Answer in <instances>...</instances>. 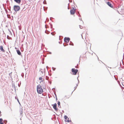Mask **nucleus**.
<instances>
[{"label":"nucleus","mask_w":124,"mask_h":124,"mask_svg":"<svg viewBox=\"0 0 124 124\" xmlns=\"http://www.w3.org/2000/svg\"><path fill=\"white\" fill-rule=\"evenodd\" d=\"M37 93L39 94H41L43 92V90L40 84L37 86Z\"/></svg>","instance_id":"obj_1"},{"label":"nucleus","mask_w":124,"mask_h":124,"mask_svg":"<svg viewBox=\"0 0 124 124\" xmlns=\"http://www.w3.org/2000/svg\"><path fill=\"white\" fill-rule=\"evenodd\" d=\"M14 9L15 11L17 12L20 9V8L18 6L15 5L14 6Z\"/></svg>","instance_id":"obj_2"},{"label":"nucleus","mask_w":124,"mask_h":124,"mask_svg":"<svg viewBox=\"0 0 124 124\" xmlns=\"http://www.w3.org/2000/svg\"><path fill=\"white\" fill-rule=\"evenodd\" d=\"M72 72H73V74L74 75H76L77 73L78 70L77 69H75L73 68L72 69Z\"/></svg>","instance_id":"obj_3"},{"label":"nucleus","mask_w":124,"mask_h":124,"mask_svg":"<svg viewBox=\"0 0 124 124\" xmlns=\"http://www.w3.org/2000/svg\"><path fill=\"white\" fill-rule=\"evenodd\" d=\"M70 40V39L69 38L65 37L64 39V40L65 42L68 43Z\"/></svg>","instance_id":"obj_4"},{"label":"nucleus","mask_w":124,"mask_h":124,"mask_svg":"<svg viewBox=\"0 0 124 124\" xmlns=\"http://www.w3.org/2000/svg\"><path fill=\"white\" fill-rule=\"evenodd\" d=\"M75 9L74 8H73L72 9L70 10V14L72 15H73L75 13Z\"/></svg>","instance_id":"obj_5"},{"label":"nucleus","mask_w":124,"mask_h":124,"mask_svg":"<svg viewBox=\"0 0 124 124\" xmlns=\"http://www.w3.org/2000/svg\"><path fill=\"white\" fill-rule=\"evenodd\" d=\"M53 107L55 110H57L58 109L57 108V104L56 103H55L53 105Z\"/></svg>","instance_id":"obj_6"},{"label":"nucleus","mask_w":124,"mask_h":124,"mask_svg":"<svg viewBox=\"0 0 124 124\" xmlns=\"http://www.w3.org/2000/svg\"><path fill=\"white\" fill-rule=\"evenodd\" d=\"M77 81H78V83L76 84V86L74 87V90L71 93V94H72L73 92L77 88V87L78 86V84H79V80H78V78H77Z\"/></svg>","instance_id":"obj_7"},{"label":"nucleus","mask_w":124,"mask_h":124,"mask_svg":"<svg viewBox=\"0 0 124 124\" xmlns=\"http://www.w3.org/2000/svg\"><path fill=\"white\" fill-rule=\"evenodd\" d=\"M14 1L16 2V3H17V4H20L21 1V0H14Z\"/></svg>","instance_id":"obj_8"},{"label":"nucleus","mask_w":124,"mask_h":124,"mask_svg":"<svg viewBox=\"0 0 124 124\" xmlns=\"http://www.w3.org/2000/svg\"><path fill=\"white\" fill-rule=\"evenodd\" d=\"M106 3L109 7H112V6L110 2H107Z\"/></svg>","instance_id":"obj_9"},{"label":"nucleus","mask_w":124,"mask_h":124,"mask_svg":"<svg viewBox=\"0 0 124 124\" xmlns=\"http://www.w3.org/2000/svg\"><path fill=\"white\" fill-rule=\"evenodd\" d=\"M16 52L18 55H21V53L19 50L17 49L16 50Z\"/></svg>","instance_id":"obj_10"},{"label":"nucleus","mask_w":124,"mask_h":124,"mask_svg":"<svg viewBox=\"0 0 124 124\" xmlns=\"http://www.w3.org/2000/svg\"><path fill=\"white\" fill-rule=\"evenodd\" d=\"M0 49L3 52H5V50L3 49V47L2 46H0Z\"/></svg>","instance_id":"obj_11"},{"label":"nucleus","mask_w":124,"mask_h":124,"mask_svg":"<svg viewBox=\"0 0 124 124\" xmlns=\"http://www.w3.org/2000/svg\"><path fill=\"white\" fill-rule=\"evenodd\" d=\"M3 120L2 118H0V124H4L2 122Z\"/></svg>","instance_id":"obj_12"},{"label":"nucleus","mask_w":124,"mask_h":124,"mask_svg":"<svg viewBox=\"0 0 124 124\" xmlns=\"http://www.w3.org/2000/svg\"><path fill=\"white\" fill-rule=\"evenodd\" d=\"M115 78V79H116V80L117 81L118 83L120 85H121L120 84V82L119 80H118V78Z\"/></svg>","instance_id":"obj_13"},{"label":"nucleus","mask_w":124,"mask_h":124,"mask_svg":"<svg viewBox=\"0 0 124 124\" xmlns=\"http://www.w3.org/2000/svg\"><path fill=\"white\" fill-rule=\"evenodd\" d=\"M64 118L65 119V121H66V120L67 119V118H68V119H69V118H68V116L66 115H65L64 116Z\"/></svg>","instance_id":"obj_14"},{"label":"nucleus","mask_w":124,"mask_h":124,"mask_svg":"<svg viewBox=\"0 0 124 124\" xmlns=\"http://www.w3.org/2000/svg\"><path fill=\"white\" fill-rule=\"evenodd\" d=\"M57 104H58V107H61V106L60 105V102L59 101H58V102Z\"/></svg>","instance_id":"obj_15"},{"label":"nucleus","mask_w":124,"mask_h":124,"mask_svg":"<svg viewBox=\"0 0 124 124\" xmlns=\"http://www.w3.org/2000/svg\"><path fill=\"white\" fill-rule=\"evenodd\" d=\"M69 45H73V43L71 41L70 42Z\"/></svg>","instance_id":"obj_16"},{"label":"nucleus","mask_w":124,"mask_h":124,"mask_svg":"<svg viewBox=\"0 0 124 124\" xmlns=\"http://www.w3.org/2000/svg\"><path fill=\"white\" fill-rule=\"evenodd\" d=\"M42 78H39V80H41V81L40 82V83H41V82H43V80H42Z\"/></svg>","instance_id":"obj_17"},{"label":"nucleus","mask_w":124,"mask_h":124,"mask_svg":"<svg viewBox=\"0 0 124 124\" xmlns=\"http://www.w3.org/2000/svg\"><path fill=\"white\" fill-rule=\"evenodd\" d=\"M67 122H71V120H69V119L67 120Z\"/></svg>","instance_id":"obj_18"},{"label":"nucleus","mask_w":124,"mask_h":124,"mask_svg":"<svg viewBox=\"0 0 124 124\" xmlns=\"http://www.w3.org/2000/svg\"><path fill=\"white\" fill-rule=\"evenodd\" d=\"M22 113H23V111H22V110L21 111H20V115H22Z\"/></svg>","instance_id":"obj_19"},{"label":"nucleus","mask_w":124,"mask_h":124,"mask_svg":"<svg viewBox=\"0 0 124 124\" xmlns=\"http://www.w3.org/2000/svg\"><path fill=\"white\" fill-rule=\"evenodd\" d=\"M12 85H13V86H14V89L16 91V87H15V85H14V84L13 85V84Z\"/></svg>","instance_id":"obj_20"},{"label":"nucleus","mask_w":124,"mask_h":124,"mask_svg":"<svg viewBox=\"0 0 124 124\" xmlns=\"http://www.w3.org/2000/svg\"><path fill=\"white\" fill-rule=\"evenodd\" d=\"M43 3L44 4H46V1L45 0H44V1Z\"/></svg>","instance_id":"obj_21"},{"label":"nucleus","mask_w":124,"mask_h":124,"mask_svg":"<svg viewBox=\"0 0 124 124\" xmlns=\"http://www.w3.org/2000/svg\"><path fill=\"white\" fill-rule=\"evenodd\" d=\"M10 38V37L8 35L7 36V38L8 39H10L9 38Z\"/></svg>","instance_id":"obj_22"},{"label":"nucleus","mask_w":124,"mask_h":124,"mask_svg":"<svg viewBox=\"0 0 124 124\" xmlns=\"http://www.w3.org/2000/svg\"><path fill=\"white\" fill-rule=\"evenodd\" d=\"M12 72H11V73H10L9 74V75L10 76V77H11L12 76H11V74H12Z\"/></svg>","instance_id":"obj_23"},{"label":"nucleus","mask_w":124,"mask_h":124,"mask_svg":"<svg viewBox=\"0 0 124 124\" xmlns=\"http://www.w3.org/2000/svg\"><path fill=\"white\" fill-rule=\"evenodd\" d=\"M51 25V28H52V24H50Z\"/></svg>","instance_id":"obj_24"},{"label":"nucleus","mask_w":124,"mask_h":124,"mask_svg":"<svg viewBox=\"0 0 124 124\" xmlns=\"http://www.w3.org/2000/svg\"><path fill=\"white\" fill-rule=\"evenodd\" d=\"M40 71L41 73L42 74H43V72L42 71H41V70H40Z\"/></svg>","instance_id":"obj_25"},{"label":"nucleus","mask_w":124,"mask_h":124,"mask_svg":"<svg viewBox=\"0 0 124 124\" xmlns=\"http://www.w3.org/2000/svg\"><path fill=\"white\" fill-rule=\"evenodd\" d=\"M52 69H53V70H55V68L52 67Z\"/></svg>","instance_id":"obj_26"},{"label":"nucleus","mask_w":124,"mask_h":124,"mask_svg":"<svg viewBox=\"0 0 124 124\" xmlns=\"http://www.w3.org/2000/svg\"><path fill=\"white\" fill-rule=\"evenodd\" d=\"M79 26H80V29H82V28H81V27H82V26H81L80 25H79Z\"/></svg>","instance_id":"obj_27"},{"label":"nucleus","mask_w":124,"mask_h":124,"mask_svg":"<svg viewBox=\"0 0 124 124\" xmlns=\"http://www.w3.org/2000/svg\"><path fill=\"white\" fill-rule=\"evenodd\" d=\"M79 26H80V29H82V28H81V27H82V26H81L80 25H79Z\"/></svg>","instance_id":"obj_28"},{"label":"nucleus","mask_w":124,"mask_h":124,"mask_svg":"<svg viewBox=\"0 0 124 124\" xmlns=\"http://www.w3.org/2000/svg\"><path fill=\"white\" fill-rule=\"evenodd\" d=\"M54 93V95H55V97H57L56 95V94L55 93Z\"/></svg>","instance_id":"obj_29"},{"label":"nucleus","mask_w":124,"mask_h":124,"mask_svg":"<svg viewBox=\"0 0 124 124\" xmlns=\"http://www.w3.org/2000/svg\"><path fill=\"white\" fill-rule=\"evenodd\" d=\"M54 93V95H55V97H57L56 95V94L55 93Z\"/></svg>","instance_id":"obj_30"},{"label":"nucleus","mask_w":124,"mask_h":124,"mask_svg":"<svg viewBox=\"0 0 124 124\" xmlns=\"http://www.w3.org/2000/svg\"><path fill=\"white\" fill-rule=\"evenodd\" d=\"M17 100L18 101V102L19 103V104H20V102H19V100H18V99H17Z\"/></svg>","instance_id":"obj_31"},{"label":"nucleus","mask_w":124,"mask_h":124,"mask_svg":"<svg viewBox=\"0 0 124 124\" xmlns=\"http://www.w3.org/2000/svg\"><path fill=\"white\" fill-rule=\"evenodd\" d=\"M51 34L53 35H54V34H53V32H52L51 33Z\"/></svg>","instance_id":"obj_32"},{"label":"nucleus","mask_w":124,"mask_h":124,"mask_svg":"<svg viewBox=\"0 0 124 124\" xmlns=\"http://www.w3.org/2000/svg\"><path fill=\"white\" fill-rule=\"evenodd\" d=\"M42 95H43V96H45V95H44V93H42Z\"/></svg>","instance_id":"obj_33"},{"label":"nucleus","mask_w":124,"mask_h":124,"mask_svg":"<svg viewBox=\"0 0 124 124\" xmlns=\"http://www.w3.org/2000/svg\"><path fill=\"white\" fill-rule=\"evenodd\" d=\"M48 78H46V80H48Z\"/></svg>","instance_id":"obj_34"},{"label":"nucleus","mask_w":124,"mask_h":124,"mask_svg":"<svg viewBox=\"0 0 124 124\" xmlns=\"http://www.w3.org/2000/svg\"><path fill=\"white\" fill-rule=\"evenodd\" d=\"M49 83L51 84V82H50L49 81Z\"/></svg>","instance_id":"obj_35"},{"label":"nucleus","mask_w":124,"mask_h":124,"mask_svg":"<svg viewBox=\"0 0 124 124\" xmlns=\"http://www.w3.org/2000/svg\"><path fill=\"white\" fill-rule=\"evenodd\" d=\"M56 101H57V97H56Z\"/></svg>","instance_id":"obj_36"},{"label":"nucleus","mask_w":124,"mask_h":124,"mask_svg":"<svg viewBox=\"0 0 124 124\" xmlns=\"http://www.w3.org/2000/svg\"><path fill=\"white\" fill-rule=\"evenodd\" d=\"M69 0V1L70 2H71V1L70 0Z\"/></svg>","instance_id":"obj_37"},{"label":"nucleus","mask_w":124,"mask_h":124,"mask_svg":"<svg viewBox=\"0 0 124 124\" xmlns=\"http://www.w3.org/2000/svg\"><path fill=\"white\" fill-rule=\"evenodd\" d=\"M66 96L65 95V96L64 98V99H65V97Z\"/></svg>","instance_id":"obj_38"},{"label":"nucleus","mask_w":124,"mask_h":124,"mask_svg":"<svg viewBox=\"0 0 124 124\" xmlns=\"http://www.w3.org/2000/svg\"><path fill=\"white\" fill-rule=\"evenodd\" d=\"M55 89V88H52V90H53V89Z\"/></svg>","instance_id":"obj_39"},{"label":"nucleus","mask_w":124,"mask_h":124,"mask_svg":"<svg viewBox=\"0 0 124 124\" xmlns=\"http://www.w3.org/2000/svg\"><path fill=\"white\" fill-rule=\"evenodd\" d=\"M75 67L76 68H78V67H77L76 66Z\"/></svg>","instance_id":"obj_40"},{"label":"nucleus","mask_w":124,"mask_h":124,"mask_svg":"<svg viewBox=\"0 0 124 124\" xmlns=\"http://www.w3.org/2000/svg\"><path fill=\"white\" fill-rule=\"evenodd\" d=\"M5 121H6V123H7V120H5Z\"/></svg>","instance_id":"obj_41"},{"label":"nucleus","mask_w":124,"mask_h":124,"mask_svg":"<svg viewBox=\"0 0 124 124\" xmlns=\"http://www.w3.org/2000/svg\"><path fill=\"white\" fill-rule=\"evenodd\" d=\"M46 78H48V77H47V76H46Z\"/></svg>","instance_id":"obj_42"},{"label":"nucleus","mask_w":124,"mask_h":124,"mask_svg":"<svg viewBox=\"0 0 124 124\" xmlns=\"http://www.w3.org/2000/svg\"><path fill=\"white\" fill-rule=\"evenodd\" d=\"M80 16V15L79 14V16Z\"/></svg>","instance_id":"obj_43"},{"label":"nucleus","mask_w":124,"mask_h":124,"mask_svg":"<svg viewBox=\"0 0 124 124\" xmlns=\"http://www.w3.org/2000/svg\"><path fill=\"white\" fill-rule=\"evenodd\" d=\"M121 80H123V79H122V78H121Z\"/></svg>","instance_id":"obj_44"},{"label":"nucleus","mask_w":124,"mask_h":124,"mask_svg":"<svg viewBox=\"0 0 124 124\" xmlns=\"http://www.w3.org/2000/svg\"><path fill=\"white\" fill-rule=\"evenodd\" d=\"M69 98V97H68L67 98Z\"/></svg>","instance_id":"obj_45"},{"label":"nucleus","mask_w":124,"mask_h":124,"mask_svg":"<svg viewBox=\"0 0 124 124\" xmlns=\"http://www.w3.org/2000/svg\"><path fill=\"white\" fill-rule=\"evenodd\" d=\"M1 111H0V114H1Z\"/></svg>","instance_id":"obj_46"},{"label":"nucleus","mask_w":124,"mask_h":124,"mask_svg":"<svg viewBox=\"0 0 124 124\" xmlns=\"http://www.w3.org/2000/svg\"><path fill=\"white\" fill-rule=\"evenodd\" d=\"M63 45H64V46H66V45H64V44H63Z\"/></svg>","instance_id":"obj_47"},{"label":"nucleus","mask_w":124,"mask_h":124,"mask_svg":"<svg viewBox=\"0 0 124 124\" xmlns=\"http://www.w3.org/2000/svg\"><path fill=\"white\" fill-rule=\"evenodd\" d=\"M46 68L47 69V67H48V66H46Z\"/></svg>","instance_id":"obj_48"},{"label":"nucleus","mask_w":124,"mask_h":124,"mask_svg":"<svg viewBox=\"0 0 124 124\" xmlns=\"http://www.w3.org/2000/svg\"><path fill=\"white\" fill-rule=\"evenodd\" d=\"M50 54H51V52H50Z\"/></svg>","instance_id":"obj_49"},{"label":"nucleus","mask_w":124,"mask_h":124,"mask_svg":"<svg viewBox=\"0 0 124 124\" xmlns=\"http://www.w3.org/2000/svg\"><path fill=\"white\" fill-rule=\"evenodd\" d=\"M18 85L19 86V84H18Z\"/></svg>","instance_id":"obj_50"},{"label":"nucleus","mask_w":124,"mask_h":124,"mask_svg":"<svg viewBox=\"0 0 124 124\" xmlns=\"http://www.w3.org/2000/svg\"><path fill=\"white\" fill-rule=\"evenodd\" d=\"M45 27L46 28V25H45Z\"/></svg>","instance_id":"obj_51"},{"label":"nucleus","mask_w":124,"mask_h":124,"mask_svg":"<svg viewBox=\"0 0 124 124\" xmlns=\"http://www.w3.org/2000/svg\"><path fill=\"white\" fill-rule=\"evenodd\" d=\"M15 48L16 49V47H15Z\"/></svg>","instance_id":"obj_52"},{"label":"nucleus","mask_w":124,"mask_h":124,"mask_svg":"<svg viewBox=\"0 0 124 124\" xmlns=\"http://www.w3.org/2000/svg\"><path fill=\"white\" fill-rule=\"evenodd\" d=\"M114 77L115 78V76H114Z\"/></svg>","instance_id":"obj_53"},{"label":"nucleus","mask_w":124,"mask_h":124,"mask_svg":"<svg viewBox=\"0 0 124 124\" xmlns=\"http://www.w3.org/2000/svg\"><path fill=\"white\" fill-rule=\"evenodd\" d=\"M39 78H41V77H40Z\"/></svg>","instance_id":"obj_54"}]
</instances>
